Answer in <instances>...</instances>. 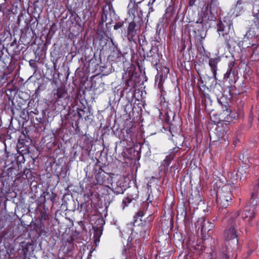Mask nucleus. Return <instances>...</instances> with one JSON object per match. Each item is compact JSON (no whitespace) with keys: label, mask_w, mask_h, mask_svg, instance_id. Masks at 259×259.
<instances>
[{"label":"nucleus","mask_w":259,"mask_h":259,"mask_svg":"<svg viewBox=\"0 0 259 259\" xmlns=\"http://www.w3.org/2000/svg\"><path fill=\"white\" fill-rule=\"evenodd\" d=\"M152 199H150V194L148 195V197L146 199V205H148L149 203H152Z\"/></svg>","instance_id":"nucleus-43"},{"label":"nucleus","mask_w":259,"mask_h":259,"mask_svg":"<svg viewBox=\"0 0 259 259\" xmlns=\"http://www.w3.org/2000/svg\"><path fill=\"white\" fill-rule=\"evenodd\" d=\"M14 43H16V41L14 40L11 44V46L13 45Z\"/></svg>","instance_id":"nucleus-55"},{"label":"nucleus","mask_w":259,"mask_h":259,"mask_svg":"<svg viewBox=\"0 0 259 259\" xmlns=\"http://www.w3.org/2000/svg\"><path fill=\"white\" fill-rule=\"evenodd\" d=\"M179 128L180 126H174L172 123H170L169 125V131L172 136H174V134H176L178 132Z\"/></svg>","instance_id":"nucleus-30"},{"label":"nucleus","mask_w":259,"mask_h":259,"mask_svg":"<svg viewBox=\"0 0 259 259\" xmlns=\"http://www.w3.org/2000/svg\"><path fill=\"white\" fill-rule=\"evenodd\" d=\"M99 160L94 164H90L84 169L86 177L91 179L93 185H108L112 184L113 174L107 172L103 169Z\"/></svg>","instance_id":"nucleus-2"},{"label":"nucleus","mask_w":259,"mask_h":259,"mask_svg":"<svg viewBox=\"0 0 259 259\" xmlns=\"http://www.w3.org/2000/svg\"><path fill=\"white\" fill-rule=\"evenodd\" d=\"M253 115L252 111H251L250 113L249 114V115L248 116V121L249 124V127H250L251 126V124L253 122Z\"/></svg>","instance_id":"nucleus-40"},{"label":"nucleus","mask_w":259,"mask_h":259,"mask_svg":"<svg viewBox=\"0 0 259 259\" xmlns=\"http://www.w3.org/2000/svg\"><path fill=\"white\" fill-rule=\"evenodd\" d=\"M139 191L137 189L134 188L131 192L127 194V196L122 200V207L127 206L134 200H137L139 197Z\"/></svg>","instance_id":"nucleus-18"},{"label":"nucleus","mask_w":259,"mask_h":259,"mask_svg":"<svg viewBox=\"0 0 259 259\" xmlns=\"http://www.w3.org/2000/svg\"><path fill=\"white\" fill-rule=\"evenodd\" d=\"M204 89H202V88H200V93L201 96H202L205 100L206 99L210 100V97L209 94H208L205 91V87H203Z\"/></svg>","instance_id":"nucleus-33"},{"label":"nucleus","mask_w":259,"mask_h":259,"mask_svg":"<svg viewBox=\"0 0 259 259\" xmlns=\"http://www.w3.org/2000/svg\"><path fill=\"white\" fill-rule=\"evenodd\" d=\"M127 8L128 14L133 17V20H143V12L141 10L138 11V5L130 2Z\"/></svg>","instance_id":"nucleus-13"},{"label":"nucleus","mask_w":259,"mask_h":259,"mask_svg":"<svg viewBox=\"0 0 259 259\" xmlns=\"http://www.w3.org/2000/svg\"><path fill=\"white\" fill-rule=\"evenodd\" d=\"M176 4L172 0L170 2V4L166 8L165 11L164 17L166 20H170L174 17L176 13Z\"/></svg>","instance_id":"nucleus-20"},{"label":"nucleus","mask_w":259,"mask_h":259,"mask_svg":"<svg viewBox=\"0 0 259 259\" xmlns=\"http://www.w3.org/2000/svg\"><path fill=\"white\" fill-rule=\"evenodd\" d=\"M194 36L197 42L200 45L202 46L203 40L206 36V32L204 30L203 18H199L193 25Z\"/></svg>","instance_id":"nucleus-10"},{"label":"nucleus","mask_w":259,"mask_h":259,"mask_svg":"<svg viewBox=\"0 0 259 259\" xmlns=\"http://www.w3.org/2000/svg\"><path fill=\"white\" fill-rule=\"evenodd\" d=\"M240 177V175L238 173L234 174L233 173L230 174V179L228 181V183L226 185H230V190L232 191L233 189H235L237 187V183L238 182V179Z\"/></svg>","instance_id":"nucleus-23"},{"label":"nucleus","mask_w":259,"mask_h":259,"mask_svg":"<svg viewBox=\"0 0 259 259\" xmlns=\"http://www.w3.org/2000/svg\"><path fill=\"white\" fill-rule=\"evenodd\" d=\"M29 65L32 67H36V64L33 62V60L29 61Z\"/></svg>","instance_id":"nucleus-47"},{"label":"nucleus","mask_w":259,"mask_h":259,"mask_svg":"<svg viewBox=\"0 0 259 259\" xmlns=\"http://www.w3.org/2000/svg\"><path fill=\"white\" fill-rule=\"evenodd\" d=\"M82 108H77V114L79 118H84L87 120L89 119V117L90 115V111L88 107L83 105H82Z\"/></svg>","instance_id":"nucleus-25"},{"label":"nucleus","mask_w":259,"mask_h":259,"mask_svg":"<svg viewBox=\"0 0 259 259\" xmlns=\"http://www.w3.org/2000/svg\"><path fill=\"white\" fill-rule=\"evenodd\" d=\"M40 219L41 221L42 220H48L49 219V215L46 213V212L41 211L40 212Z\"/></svg>","instance_id":"nucleus-36"},{"label":"nucleus","mask_w":259,"mask_h":259,"mask_svg":"<svg viewBox=\"0 0 259 259\" xmlns=\"http://www.w3.org/2000/svg\"><path fill=\"white\" fill-rule=\"evenodd\" d=\"M255 168L258 171V174H257V176L259 177V165H257ZM251 199L254 201L257 200V203L259 202V178L257 183L255 184L253 189L250 200Z\"/></svg>","instance_id":"nucleus-24"},{"label":"nucleus","mask_w":259,"mask_h":259,"mask_svg":"<svg viewBox=\"0 0 259 259\" xmlns=\"http://www.w3.org/2000/svg\"><path fill=\"white\" fill-rule=\"evenodd\" d=\"M112 11L114 12L113 6L111 3L108 2L106 5L102 7V13L101 14V19L100 20L99 24L102 25L107 20V15L109 12Z\"/></svg>","instance_id":"nucleus-19"},{"label":"nucleus","mask_w":259,"mask_h":259,"mask_svg":"<svg viewBox=\"0 0 259 259\" xmlns=\"http://www.w3.org/2000/svg\"><path fill=\"white\" fill-rule=\"evenodd\" d=\"M199 223H200L201 225V232L202 233L208 232L214 227L213 223H210L208 221H206L205 219H202V220L198 221V223L199 224Z\"/></svg>","instance_id":"nucleus-21"},{"label":"nucleus","mask_w":259,"mask_h":259,"mask_svg":"<svg viewBox=\"0 0 259 259\" xmlns=\"http://www.w3.org/2000/svg\"><path fill=\"white\" fill-rule=\"evenodd\" d=\"M220 59L218 58H210L209 59L208 65L210 67L212 72L213 76L215 79H217V72L218 70V64L220 62Z\"/></svg>","instance_id":"nucleus-22"},{"label":"nucleus","mask_w":259,"mask_h":259,"mask_svg":"<svg viewBox=\"0 0 259 259\" xmlns=\"http://www.w3.org/2000/svg\"><path fill=\"white\" fill-rule=\"evenodd\" d=\"M242 4V0H238L236 3V7L241 5Z\"/></svg>","instance_id":"nucleus-49"},{"label":"nucleus","mask_w":259,"mask_h":259,"mask_svg":"<svg viewBox=\"0 0 259 259\" xmlns=\"http://www.w3.org/2000/svg\"><path fill=\"white\" fill-rule=\"evenodd\" d=\"M236 227L234 219L233 217H231L228 220V225L224 231V238L233 250L237 248L238 244Z\"/></svg>","instance_id":"nucleus-5"},{"label":"nucleus","mask_w":259,"mask_h":259,"mask_svg":"<svg viewBox=\"0 0 259 259\" xmlns=\"http://www.w3.org/2000/svg\"><path fill=\"white\" fill-rule=\"evenodd\" d=\"M22 177L24 179H31L32 178L31 170L29 168H26L23 171Z\"/></svg>","instance_id":"nucleus-28"},{"label":"nucleus","mask_w":259,"mask_h":259,"mask_svg":"<svg viewBox=\"0 0 259 259\" xmlns=\"http://www.w3.org/2000/svg\"><path fill=\"white\" fill-rule=\"evenodd\" d=\"M92 141L87 136H84L83 140V145L86 148H90L92 146Z\"/></svg>","instance_id":"nucleus-32"},{"label":"nucleus","mask_w":259,"mask_h":259,"mask_svg":"<svg viewBox=\"0 0 259 259\" xmlns=\"http://www.w3.org/2000/svg\"><path fill=\"white\" fill-rule=\"evenodd\" d=\"M86 206H87V203L83 202V203H81L80 205L81 210H82V209L83 210L84 209L85 210H86V208H85Z\"/></svg>","instance_id":"nucleus-45"},{"label":"nucleus","mask_w":259,"mask_h":259,"mask_svg":"<svg viewBox=\"0 0 259 259\" xmlns=\"http://www.w3.org/2000/svg\"><path fill=\"white\" fill-rule=\"evenodd\" d=\"M144 20H135L128 23L126 37L129 42L136 43Z\"/></svg>","instance_id":"nucleus-9"},{"label":"nucleus","mask_w":259,"mask_h":259,"mask_svg":"<svg viewBox=\"0 0 259 259\" xmlns=\"http://www.w3.org/2000/svg\"><path fill=\"white\" fill-rule=\"evenodd\" d=\"M121 184L118 185V184H116V186L114 187V186H112V190L115 194L116 195L120 194H123V192L124 191V188L123 186H121Z\"/></svg>","instance_id":"nucleus-27"},{"label":"nucleus","mask_w":259,"mask_h":259,"mask_svg":"<svg viewBox=\"0 0 259 259\" xmlns=\"http://www.w3.org/2000/svg\"><path fill=\"white\" fill-rule=\"evenodd\" d=\"M216 202L218 207V212L222 219H224L228 212L227 208L229 205L232 198V191L230 185L223 186L216 192Z\"/></svg>","instance_id":"nucleus-3"},{"label":"nucleus","mask_w":259,"mask_h":259,"mask_svg":"<svg viewBox=\"0 0 259 259\" xmlns=\"http://www.w3.org/2000/svg\"><path fill=\"white\" fill-rule=\"evenodd\" d=\"M123 25V22L118 21V22L116 23V24L114 26V29L117 30L119 28H120L121 27H122Z\"/></svg>","instance_id":"nucleus-41"},{"label":"nucleus","mask_w":259,"mask_h":259,"mask_svg":"<svg viewBox=\"0 0 259 259\" xmlns=\"http://www.w3.org/2000/svg\"><path fill=\"white\" fill-rule=\"evenodd\" d=\"M228 105H225L223 107V113L222 114L226 115L223 120V122H219L218 127L216 128V131L218 133H220L218 139L224 138L227 135V132L229 129V125L232 122L234 119L238 117V115L237 113L232 112L228 107Z\"/></svg>","instance_id":"nucleus-4"},{"label":"nucleus","mask_w":259,"mask_h":259,"mask_svg":"<svg viewBox=\"0 0 259 259\" xmlns=\"http://www.w3.org/2000/svg\"><path fill=\"white\" fill-rule=\"evenodd\" d=\"M217 27L219 34L224 37L225 44L229 45L231 38L230 33L233 29L232 21L229 19H224L223 20L219 19L217 21Z\"/></svg>","instance_id":"nucleus-8"},{"label":"nucleus","mask_w":259,"mask_h":259,"mask_svg":"<svg viewBox=\"0 0 259 259\" xmlns=\"http://www.w3.org/2000/svg\"><path fill=\"white\" fill-rule=\"evenodd\" d=\"M38 111L37 109H35L34 111H31L29 112V116L30 117L31 120L34 122V116L38 115Z\"/></svg>","instance_id":"nucleus-34"},{"label":"nucleus","mask_w":259,"mask_h":259,"mask_svg":"<svg viewBox=\"0 0 259 259\" xmlns=\"http://www.w3.org/2000/svg\"><path fill=\"white\" fill-rule=\"evenodd\" d=\"M257 205V201L249 200L247 202L246 205L244 208L236 213V216H240L244 220L248 219V222L249 225L251 224V221L254 218L256 212V206Z\"/></svg>","instance_id":"nucleus-7"},{"label":"nucleus","mask_w":259,"mask_h":259,"mask_svg":"<svg viewBox=\"0 0 259 259\" xmlns=\"http://www.w3.org/2000/svg\"><path fill=\"white\" fill-rule=\"evenodd\" d=\"M210 90L215 95H220L222 94V88L220 83H217L216 81L212 83L210 85Z\"/></svg>","instance_id":"nucleus-26"},{"label":"nucleus","mask_w":259,"mask_h":259,"mask_svg":"<svg viewBox=\"0 0 259 259\" xmlns=\"http://www.w3.org/2000/svg\"><path fill=\"white\" fill-rule=\"evenodd\" d=\"M178 168V164H175L170 166V172L172 175H174L175 174V170Z\"/></svg>","instance_id":"nucleus-38"},{"label":"nucleus","mask_w":259,"mask_h":259,"mask_svg":"<svg viewBox=\"0 0 259 259\" xmlns=\"http://www.w3.org/2000/svg\"><path fill=\"white\" fill-rule=\"evenodd\" d=\"M54 99L56 102H62L68 97V93L65 88L60 87L56 89H54L52 92Z\"/></svg>","instance_id":"nucleus-16"},{"label":"nucleus","mask_w":259,"mask_h":259,"mask_svg":"<svg viewBox=\"0 0 259 259\" xmlns=\"http://www.w3.org/2000/svg\"><path fill=\"white\" fill-rule=\"evenodd\" d=\"M210 140H211V135L210 134Z\"/></svg>","instance_id":"nucleus-57"},{"label":"nucleus","mask_w":259,"mask_h":259,"mask_svg":"<svg viewBox=\"0 0 259 259\" xmlns=\"http://www.w3.org/2000/svg\"><path fill=\"white\" fill-rule=\"evenodd\" d=\"M178 20V18H177V16L175 18L174 20V22H176V21H177Z\"/></svg>","instance_id":"nucleus-53"},{"label":"nucleus","mask_w":259,"mask_h":259,"mask_svg":"<svg viewBox=\"0 0 259 259\" xmlns=\"http://www.w3.org/2000/svg\"><path fill=\"white\" fill-rule=\"evenodd\" d=\"M154 11V9L152 7H150L149 8V11L147 15V17H148L149 15L150 14L151 12H153Z\"/></svg>","instance_id":"nucleus-48"},{"label":"nucleus","mask_w":259,"mask_h":259,"mask_svg":"<svg viewBox=\"0 0 259 259\" xmlns=\"http://www.w3.org/2000/svg\"><path fill=\"white\" fill-rule=\"evenodd\" d=\"M136 69L135 66L131 64L126 70L122 73V78L125 84L123 90L131 91L140 82L139 74Z\"/></svg>","instance_id":"nucleus-6"},{"label":"nucleus","mask_w":259,"mask_h":259,"mask_svg":"<svg viewBox=\"0 0 259 259\" xmlns=\"http://www.w3.org/2000/svg\"><path fill=\"white\" fill-rule=\"evenodd\" d=\"M160 56L162 55L159 52V49L157 46H152L150 50L144 55L147 61L150 62L151 65L156 67L157 74L155 76V84L161 90H163V84L165 79L169 73V68L166 66H159L157 65L160 62Z\"/></svg>","instance_id":"nucleus-1"},{"label":"nucleus","mask_w":259,"mask_h":259,"mask_svg":"<svg viewBox=\"0 0 259 259\" xmlns=\"http://www.w3.org/2000/svg\"><path fill=\"white\" fill-rule=\"evenodd\" d=\"M5 1L6 2V0H5Z\"/></svg>","instance_id":"nucleus-59"},{"label":"nucleus","mask_w":259,"mask_h":259,"mask_svg":"<svg viewBox=\"0 0 259 259\" xmlns=\"http://www.w3.org/2000/svg\"><path fill=\"white\" fill-rule=\"evenodd\" d=\"M196 0H189V5L190 6H193L195 5Z\"/></svg>","instance_id":"nucleus-46"},{"label":"nucleus","mask_w":259,"mask_h":259,"mask_svg":"<svg viewBox=\"0 0 259 259\" xmlns=\"http://www.w3.org/2000/svg\"><path fill=\"white\" fill-rule=\"evenodd\" d=\"M42 121V117L41 115H35L34 116V124H38L41 123Z\"/></svg>","instance_id":"nucleus-37"},{"label":"nucleus","mask_w":259,"mask_h":259,"mask_svg":"<svg viewBox=\"0 0 259 259\" xmlns=\"http://www.w3.org/2000/svg\"><path fill=\"white\" fill-rule=\"evenodd\" d=\"M6 80L7 78L4 75L0 74V88L4 85Z\"/></svg>","instance_id":"nucleus-39"},{"label":"nucleus","mask_w":259,"mask_h":259,"mask_svg":"<svg viewBox=\"0 0 259 259\" xmlns=\"http://www.w3.org/2000/svg\"><path fill=\"white\" fill-rule=\"evenodd\" d=\"M252 252H253L252 250H249L247 252V255L248 256L252 254Z\"/></svg>","instance_id":"nucleus-52"},{"label":"nucleus","mask_w":259,"mask_h":259,"mask_svg":"<svg viewBox=\"0 0 259 259\" xmlns=\"http://www.w3.org/2000/svg\"><path fill=\"white\" fill-rule=\"evenodd\" d=\"M112 45L110 47L111 52L108 56V59L111 61L118 62L123 55L120 49L118 47L117 45L115 44L112 39H111Z\"/></svg>","instance_id":"nucleus-15"},{"label":"nucleus","mask_w":259,"mask_h":259,"mask_svg":"<svg viewBox=\"0 0 259 259\" xmlns=\"http://www.w3.org/2000/svg\"><path fill=\"white\" fill-rule=\"evenodd\" d=\"M11 111L14 116L20 117L23 119H26L27 117H29V112L25 109L22 108L21 106H15L13 104L11 107Z\"/></svg>","instance_id":"nucleus-17"},{"label":"nucleus","mask_w":259,"mask_h":259,"mask_svg":"<svg viewBox=\"0 0 259 259\" xmlns=\"http://www.w3.org/2000/svg\"><path fill=\"white\" fill-rule=\"evenodd\" d=\"M176 104H177V107H179V108H181V102L179 100H178L177 102H176Z\"/></svg>","instance_id":"nucleus-50"},{"label":"nucleus","mask_w":259,"mask_h":259,"mask_svg":"<svg viewBox=\"0 0 259 259\" xmlns=\"http://www.w3.org/2000/svg\"><path fill=\"white\" fill-rule=\"evenodd\" d=\"M144 1V0H130V2H131L134 4L139 5V4H141Z\"/></svg>","instance_id":"nucleus-44"},{"label":"nucleus","mask_w":259,"mask_h":259,"mask_svg":"<svg viewBox=\"0 0 259 259\" xmlns=\"http://www.w3.org/2000/svg\"><path fill=\"white\" fill-rule=\"evenodd\" d=\"M145 215V210H140L138 211L136 214L134 216V222L136 223L138 218H140V221H142L141 218Z\"/></svg>","instance_id":"nucleus-31"},{"label":"nucleus","mask_w":259,"mask_h":259,"mask_svg":"<svg viewBox=\"0 0 259 259\" xmlns=\"http://www.w3.org/2000/svg\"><path fill=\"white\" fill-rule=\"evenodd\" d=\"M234 66V63L233 64H230L229 65V68L227 70V71L226 72V73L224 74V78H228L229 77L230 75V74H231V72L232 70V68Z\"/></svg>","instance_id":"nucleus-35"},{"label":"nucleus","mask_w":259,"mask_h":259,"mask_svg":"<svg viewBox=\"0 0 259 259\" xmlns=\"http://www.w3.org/2000/svg\"><path fill=\"white\" fill-rule=\"evenodd\" d=\"M253 21L255 26L257 28H259V18L257 17H255Z\"/></svg>","instance_id":"nucleus-42"},{"label":"nucleus","mask_w":259,"mask_h":259,"mask_svg":"<svg viewBox=\"0 0 259 259\" xmlns=\"http://www.w3.org/2000/svg\"><path fill=\"white\" fill-rule=\"evenodd\" d=\"M15 160H16L17 163L19 165L22 163H24L25 158L23 154L18 153V155H15Z\"/></svg>","instance_id":"nucleus-29"},{"label":"nucleus","mask_w":259,"mask_h":259,"mask_svg":"<svg viewBox=\"0 0 259 259\" xmlns=\"http://www.w3.org/2000/svg\"><path fill=\"white\" fill-rule=\"evenodd\" d=\"M207 256H208V257L210 256V254H207Z\"/></svg>","instance_id":"nucleus-58"},{"label":"nucleus","mask_w":259,"mask_h":259,"mask_svg":"<svg viewBox=\"0 0 259 259\" xmlns=\"http://www.w3.org/2000/svg\"><path fill=\"white\" fill-rule=\"evenodd\" d=\"M152 227V220L150 219L148 221H144L141 224L135 228L136 234L144 239L147 238L150 235L151 229Z\"/></svg>","instance_id":"nucleus-12"},{"label":"nucleus","mask_w":259,"mask_h":259,"mask_svg":"<svg viewBox=\"0 0 259 259\" xmlns=\"http://www.w3.org/2000/svg\"><path fill=\"white\" fill-rule=\"evenodd\" d=\"M181 215H183L184 216V219H185L186 216V212L184 208L183 209V211L181 213Z\"/></svg>","instance_id":"nucleus-51"},{"label":"nucleus","mask_w":259,"mask_h":259,"mask_svg":"<svg viewBox=\"0 0 259 259\" xmlns=\"http://www.w3.org/2000/svg\"><path fill=\"white\" fill-rule=\"evenodd\" d=\"M119 139L122 141L126 142V145L132 146L134 144L135 139V128L130 127L126 129H122L118 136Z\"/></svg>","instance_id":"nucleus-11"},{"label":"nucleus","mask_w":259,"mask_h":259,"mask_svg":"<svg viewBox=\"0 0 259 259\" xmlns=\"http://www.w3.org/2000/svg\"><path fill=\"white\" fill-rule=\"evenodd\" d=\"M75 125L77 126V127H78V124H77L76 123H75Z\"/></svg>","instance_id":"nucleus-56"},{"label":"nucleus","mask_w":259,"mask_h":259,"mask_svg":"<svg viewBox=\"0 0 259 259\" xmlns=\"http://www.w3.org/2000/svg\"><path fill=\"white\" fill-rule=\"evenodd\" d=\"M92 88H95V86L94 85V83L93 82L92 83Z\"/></svg>","instance_id":"nucleus-54"},{"label":"nucleus","mask_w":259,"mask_h":259,"mask_svg":"<svg viewBox=\"0 0 259 259\" xmlns=\"http://www.w3.org/2000/svg\"><path fill=\"white\" fill-rule=\"evenodd\" d=\"M181 153V148L179 146H176L171 149L169 150L168 155L165 157L163 160L164 165L166 167V170L170 165L172 160L177 156H179Z\"/></svg>","instance_id":"nucleus-14"}]
</instances>
